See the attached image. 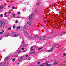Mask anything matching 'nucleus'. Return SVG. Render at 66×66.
I'll list each match as a JSON object with an SVG mask.
<instances>
[{"mask_svg": "<svg viewBox=\"0 0 66 66\" xmlns=\"http://www.w3.org/2000/svg\"><path fill=\"white\" fill-rule=\"evenodd\" d=\"M43 48H44L43 47H42L41 48H38V50H41V49H43Z\"/></svg>", "mask_w": 66, "mask_h": 66, "instance_id": "22", "label": "nucleus"}, {"mask_svg": "<svg viewBox=\"0 0 66 66\" xmlns=\"http://www.w3.org/2000/svg\"><path fill=\"white\" fill-rule=\"evenodd\" d=\"M34 52H32V53H34Z\"/></svg>", "mask_w": 66, "mask_h": 66, "instance_id": "49", "label": "nucleus"}, {"mask_svg": "<svg viewBox=\"0 0 66 66\" xmlns=\"http://www.w3.org/2000/svg\"><path fill=\"white\" fill-rule=\"evenodd\" d=\"M20 29V27H17V29L19 30Z\"/></svg>", "mask_w": 66, "mask_h": 66, "instance_id": "23", "label": "nucleus"}, {"mask_svg": "<svg viewBox=\"0 0 66 66\" xmlns=\"http://www.w3.org/2000/svg\"><path fill=\"white\" fill-rule=\"evenodd\" d=\"M18 36V34H16L14 35V37H17Z\"/></svg>", "mask_w": 66, "mask_h": 66, "instance_id": "14", "label": "nucleus"}, {"mask_svg": "<svg viewBox=\"0 0 66 66\" xmlns=\"http://www.w3.org/2000/svg\"><path fill=\"white\" fill-rule=\"evenodd\" d=\"M31 50L32 51H33V47H31Z\"/></svg>", "mask_w": 66, "mask_h": 66, "instance_id": "25", "label": "nucleus"}, {"mask_svg": "<svg viewBox=\"0 0 66 66\" xmlns=\"http://www.w3.org/2000/svg\"><path fill=\"white\" fill-rule=\"evenodd\" d=\"M34 37H37H37H39L38 36H34Z\"/></svg>", "mask_w": 66, "mask_h": 66, "instance_id": "27", "label": "nucleus"}, {"mask_svg": "<svg viewBox=\"0 0 66 66\" xmlns=\"http://www.w3.org/2000/svg\"><path fill=\"white\" fill-rule=\"evenodd\" d=\"M47 38V37L46 36L45 37H42L40 38V40H45V39H46V38Z\"/></svg>", "mask_w": 66, "mask_h": 66, "instance_id": "1", "label": "nucleus"}, {"mask_svg": "<svg viewBox=\"0 0 66 66\" xmlns=\"http://www.w3.org/2000/svg\"><path fill=\"white\" fill-rule=\"evenodd\" d=\"M14 32H12L11 33V34H12V35H13V34H14Z\"/></svg>", "mask_w": 66, "mask_h": 66, "instance_id": "28", "label": "nucleus"}, {"mask_svg": "<svg viewBox=\"0 0 66 66\" xmlns=\"http://www.w3.org/2000/svg\"><path fill=\"white\" fill-rule=\"evenodd\" d=\"M20 12H18V15H19V14H20Z\"/></svg>", "mask_w": 66, "mask_h": 66, "instance_id": "38", "label": "nucleus"}, {"mask_svg": "<svg viewBox=\"0 0 66 66\" xmlns=\"http://www.w3.org/2000/svg\"><path fill=\"white\" fill-rule=\"evenodd\" d=\"M4 64H3L2 65V66H4V65H5Z\"/></svg>", "mask_w": 66, "mask_h": 66, "instance_id": "41", "label": "nucleus"}, {"mask_svg": "<svg viewBox=\"0 0 66 66\" xmlns=\"http://www.w3.org/2000/svg\"><path fill=\"white\" fill-rule=\"evenodd\" d=\"M29 38L31 39H33V37H30Z\"/></svg>", "mask_w": 66, "mask_h": 66, "instance_id": "18", "label": "nucleus"}, {"mask_svg": "<svg viewBox=\"0 0 66 66\" xmlns=\"http://www.w3.org/2000/svg\"><path fill=\"white\" fill-rule=\"evenodd\" d=\"M0 16L1 17H3V15H2V14H1L0 15Z\"/></svg>", "mask_w": 66, "mask_h": 66, "instance_id": "35", "label": "nucleus"}, {"mask_svg": "<svg viewBox=\"0 0 66 66\" xmlns=\"http://www.w3.org/2000/svg\"><path fill=\"white\" fill-rule=\"evenodd\" d=\"M53 48H52L51 49V50H49L48 51V52H52V51H53Z\"/></svg>", "mask_w": 66, "mask_h": 66, "instance_id": "11", "label": "nucleus"}, {"mask_svg": "<svg viewBox=\"0 0 66 66\" xmlns=\"http://www.w3.org/2000/svg\"><path fill=\"white\" fill-rule=\"evenodd\" d=\"M9 59V57H7L5 58V59H4V61H6V60H7V59Z\"/></svg>", "mask_w": 66, "mask_h": 66, "instance_id": "15", "label": "nucleus"}, {"mask_svg": "<svg viewBox=\"0 0 66 66\" xmlns=\"http://www.w3.org/2000/svg\"><path fill=\"white\" fill-rule=\"evenodd\" d=\"M1 22L3 25H4L5 24V21H2Z\"/></svg>", "mask_w": 66, "mask_h": 66, "instance_id": "5", "label": "nucleus"}, {"mask_svg": "<svg viewBox=\"0 0 66 66\" xmlns=\"http://www.w3.org/2000/svg\"><path fill=\"white\" fill-rule=\"evenodd\" d=\"M24 48H23V47L22 49V50H24Z\"/></svg>", "mask_w": 66, "mask_h": 66, "instance_id": "33", "label": "nucleus"}, {"mask_svg": "<svg viewBox=\"0 0 66 66\" xmlns=\"http://www.w3.org/2000/svg\"><path fill=\"white\" fill-rule=\"evenodd\" d=\"M23 57H24L23 56H22L21 57H20V59L18 60V61L19 62V61H20V60H22V59H23L22 58Z\"/></svg>", "mask_w": 66, "mask_h": 66, "instance_id": "8", "label": "nucleus"}, {"mask_svg": "<svg viewBox=\"0 0 66 66\" xmlns=\"http://www.w3.org/2000/svg\"><path fill=\"white\" fill-rule=\"evenodd\" d=\"M6 12H5V16H7V15H6Z\"/></svg>", "mask_w": 66, "mask_h": 66, "instance_id": "29", "label": "nucleus"}, {"mask_svg": "<svg viewBox=\"0 0 66 66\" xmlns=\"http://www.w3.org/2000/svg\"><path fill=\"white\" fill-rule=\"evenodd\" d=\"M10 35V34L7 33L5 34V35L4 36V37H6V36H8V35Z\"/></svg>", "mask_w": 66, "mask_h": 66, "instance_id": "4", "label": "nucleus"}, {"mask_svg": "<svg viewBox=\"0 0 66 66\" xmlns=\"http://www.w3.org/2000/svg\"><path fill=\"white\" fill-rule=\"evenodd\" d=\"M0 21H1V20L0 19Z\"/></svg>", "mask_w": 66, "mask_h": 66, "instance_id": "52", "label": "nucleus"}, {"mask_svg": "<svg viewBox=\"0 0 66 66\" xmlns=\"http://www.w3.org/2000/svg\"><path fill=\"white\" fill-rule=\"evenodd\" d=\"M16 60V59L15 58H14L13 59H12L13 62H15V60Z\"/></svg>", "mask_w": 66, "mask_h": 66, "instance_id": "19", "label": "nucleus"}, {"mask_svg": "<svg viewBox=\"0 0 66 66\" xmlns=\"http://www.w3.org/2000/svg\"><path fill=\"white\" fill-rule=\"evenodd\" d=\"M57 62H56V61H55L54 63V64H57Z\"/></svg>", "mask_w": 66, "mask_h": 66, "instance_id": "20", "label": "nucleus"}, {"mask_svg": "<svg viewBox=\"0 0 66 66\" xmlns=\"http://www.w3.org/2000/svg\"><path fill=\"white\" fill-rule=\"evenodd\" d=\"M17 52L18 53H21V51L20 50H18L17 51Z\"/></svg>", "mask_w": 66, "mask_h": 66, "instance_id": "13", "label": "nucleus"}, {"mask_svg": "<svg viewBox=\"0 0 66 66\" xmlns=\"http://www.w3.org/2000/svg\"><path fill=\"white\" fill-rule=\"evenodd\" d=\"M66 32H64V33H66Z\"/></svg>", "mask_w": 66, "mask_h": 66, "instance_id": "50", "label": "nucleus"}, {"mask_svg": "<svg viewBox=\"0 0 66 66\" xmlns=\"http://www.w3.org/2000/svg\"><path fill=\"white\" fill-rule=\"evenodd\" d=\"M19 16H17V17H16V18H19Z\"/></svg>", "mask_w": 66, "mask_h": 66, "instance_id": "46", "label": "nucleus"}, {"mask_svg": "<svg viewBox=\"0 0 66 66\" xmlns=\"http://www.w3.org/2000/svg\"><path fill=\"white\" fill-rule=\"evenodd\" d=\"M15 26H14L13 27V29H15Z\"/></svg>", "mask_w": 66, "mask_h": 66, "instance_id": "36", "label": "nucleus"}, {"mask_svg": "<svg viewBox=\"0 0 66 66\" xmlns=\"http://www.w3.org/2000/svg\"><path fill=\"white\" fill-rule=\"evenodd\" d=\"M15 22L16 23H17V22H18V21L16 20L15 21Z\"/></svg>", "mask_w": 66, "mask_h": 66, "instance_id": "39", "label": "nucleus"}, {"mask_svg": "<svg viewBox=\"0 0 66 66\" xmlns=\"http://www.w3.org/2000/svg\"><path fill=\"white\" fill-rule=\"evenodd\" d=\"M40 62H39L37 63V65H39L40 64Z\"/></svg>", "mask_w": 66, "mask_h": 66, "instance_id": "24", "label": "nucleus"}, {"mask_svg": "<svg viewBox=\"0 0 66 66\" xmlns=\"http://www.w3.org/2000/svg\"><path fill=\"white\" fill-rule=\"evenodd\" d=\"M2 64V63H0V65H1V64Z\"/></svg>", "mask_w": 66, "mask_h": 66, "instance_id": "45", "label": "nucleus"}, {"mask_svg": "<svg viewBox=\"0 0 66 66\" xmlns=\"http://www.w3.org/2000/svg\"><path fill=\"white\" fill-rule=\"evenodd\" d=\"M18 49H19H19H20V48H19H19H18Z\"/></svg>", "mask_w": 66, "mask_h": 66, "instance_id": "47", "label": "nucleus"}, {"mask_svg": "<svg viewBox=\"0 0 66 66\" xmlns=\"http://www.w3.org/2000/svg\"><path fill=\"white\" fill-rule=\"evenodd\" d=\"M27 27H29V26H30L31 25V22H27Z\"/></svg>", "mask_w": 66, "mask_h": 66, "instance_id": "3", "label": "nucleus"}, {"mask_svg": "<svg viewBox=\"0 0 66 66\" xmlns=\"http://www.w3.org/2000/svg\"><path fill=\"white\" fill-rule=\"evenodd\" d=\"M2 27V24H0V28H1Z\"/></svg>", "mask_w": 66, "mask_h": 66, "instance_id": "30", "label": "nucleus"}, {"mask_svg": "<svg viewBox=\"0 0 66 66\" xmlns=\"http://www.w3.org/2000/svg\"><path fill=\"white\" fill-rule=\"evenodd\" d=\"M12 9H15V7H12Z\"/></svg>", "mask_w": 66, "mask_h": 66, "instance_id": "40", "label": "nucleus"}, {"mask_svg": "<svg viewBox=\"0 0 66 66\" xmlns=\"http://www.w3.org/2000/svg\"><path fill=\"white\" fill-rule=\"evenodd\" d=\"M28 46V45H23V47H26V46Z\"/></svg>", "mask_w": 66, "mask_h": 66, "instance_id": "31", "label": "nucleus"}, {"mask_svg": "<svg viewBox=\"0 0 66 66\" xmlns=\"http://www.w3.org/2000/svg\"><path fill=\"white\" fill-rule=\"evenodd\" d=\"M26 33L28 34V32H26Z\"/></svg>", "mask_w": 66, "mask_h": 66, "instance_id": "51", "label": "nucleus"}, {"mask_svg": "<svg viewBox=\"0 0 66 66\" xmlns=\"http://www.w3.org/2000/svg\"><path fill=\"white\" fill-rule=\"evenodd\" d=\"M4 31L3 30L1 32H0V34H3V33H4Z\"/></svg>", "mask_w": 66, "mask_h": 66, "instance_id": "10", "label": "nucleus"}, {"mask_svg": "<svg viewBox=\"0 0 66 66\" xmlns=\"http://www.w3.org/2000/svg\"><path fill=\"white\" fill-rule=\"evenodd\" d=\"M25 52V51H23V52Z\"/></svg>", "mask_w": 66, "mask_h": 66, "instance_id": "48", "label": "nucleus"}, {"mask_svg": "<svg viewBox=\"0 0 66 66\" xmlns=\"http://www.w3.org/2000/svg\"><path fill=\"white\" fill-rule=\"evenodd\" d=\"M51 64H47L46 65V66H51Z\"/></svg>", "mask_w": 66, "mask_h": 66, "instance_id": "17", "label": "nucleus"}, {"mask_svg": "<svg viewBox=\"0 0 66 66\" xmlns=\"http://www.w3.org/2000/svg\"><path fill=\"white\" fill-rule=\"evenodd\" d=\"M22 43L23 44H24V41H23L22 42Z\"/></svg>", "mask_w": 66, "mask_h": 66, "instance_id": "32", "label": "nucleus"}, {"mask_svg": "<svg viewBox=\"0 0 66 66\" xmlns=\"http://www.w3.org/2000/svg\"><path fill=\"white\" fill-rule=\"evenodd\" d=\"M33 15H30L29 17V20L30 21H31L33 20Z\"/></svg>", "mask_w": 66, "mask_h": 66, "instance_id": "2", "label": "nucleus"}, {"mask_svg": "<svg viewBox=\"0 0 66 66\" xmlns=\"http://www.w3.org/2000/svg\"><path fill=\"white\" fill-rule=\"evenodd\" d=\"M4 51V50H3Z\"/></svg>", "mask_w": 66, "mask_h": 66, "instance_id": "53", "label": "nucleus"}, {"mask_svg": "<svg viewBox=\"0 0 66 66\" xmlns=\"http://www.w3.org/2000/svg\"><path fill=\"white\" fill-rule=\"evenodd\" d=\"M13 17H14L15 16V14L13 13Z\"/></svg>", "mask_w": 66, "mask_h": 66, "instance_id": "21", "label": "nucleus"}, {"mask_svg": "<svg viewBox=\"0 0 66 66\" xmlns=\"http://www.w3.org/2000/svg\"><path fill=\"white\" fill-rule=\"evenodd\" d=\"M27 56H28V55H27L26 56V57H27Z\"/></svg>", "mask_w": 66, "mask_h": 66, "instance_id": "44", "label": "nucleus"}, {"mask_svg": "<svg viewBox=\"0 0 66 66\" xmlns=\"http://www.w3.org/2000/svg\"><path fill=\"white\" fill-rule=\"evenodd\" d=\"M31 59V57H29V58H28V60H30Z\"/></svg>", "mask_w": 66, "mask_h": 66, "instance_id": "37", "label": "nucleus"}, {"mask_svg": "<svg viewBox=\"0 0 66 66\" xmlns=\"http://www.w3.org/2000/svg\"><path fill=\"white\" fill-rule=\"evenodd\" d=\"M56 46H57V45L56 44H55L52 47V48L53 49H54V48L55 47H56Z\"/></svg>", "mask_w": 66, "mask_h": 66, "instance_id": "7", "label": "nucleus"}, {"mask_svg": "<svg viewBox=\"0 0 66 66\" xmlns=\"http://www.w3.org/2000/svg\"><path fill=\"white\" fill-rule=\"evenodd\" d=\"M26 26H24V27L23 28V30L24 31L25 30H26Z\"/></svg>", "mask_w": 66, "mask_h": 66, "instance_id": "12", "label": "nucleus"}, {"mask_svg": "<svg viewBox=\"0 0 66 66\" xmlns=\"http://www.w3.org/2000/svg\"><path fill=\"white\" fill-rule=\"evenodd\" d=\"M8 7H10V5L8 6Z\"/></svg>", "mask_w": 66, "mask_h": 66, "instance_id": "42", "label": "nucleus"}, {"mask_svg": "<svg viewBox=\"0 0 66 66\" xmlns=\"http://www.w3.org/2000/svg\"><path fill=\"white\" fill-rule=\"evenodd\" d=\"M63 54V55H64V56H65V55H66V53Z\"/></svg>", "mask_w": 66, "mask_h": 66, "instance_id": "34", "label": "nucleus"}, {"mask_svg": "<svg viewBox=\"0 0 66 66\" xmlns=\"http://www.w3.org/2000/svg\"><path fill=\"white\" fill-rule=\"evenodd\" d=\"M1 39H2V37H1L0 38V40Z\"/></svg>", "mask_w": 66, "mask_h": 66, "instance_id": "43", "label": "nucleus"}, {"mask_svg": "<svg viewBox=\"0 0 66 66\" xmlns=\"http://www.w3.org/2000/svg\"><path fill=\"white\" fill-rule=\"evenodd\" d=\"M11 27H10V28H8V30H11Z\"/></svg>", "mask_w": 66, "mask_h": 66, "instance_id": "26", "label": "nucleus"}, {"mask_svg": "<svg viewBox=\"0 0 66 66\" xmlns=\"http://www.w3.org/2000/svg\"><path fill=\"white\" fill-rule=\"evenodd\" d=\"M3 7V6H0V9H2Z\"/></svg>", "mask_w": 66, "mask_h": 66, "instance_id": "16", "label": "nucleus"}, {"mask_svg": "<svg viewBox=\"0 0 66 66\" xmlns=\"http://www.w3.org/2000/svg\"><path fill=\"white\" fill-rule=\"evenodd\" d=\"M41 3H40L39 2H38L37 3V4H36V6H39V5H40V4Z\"/></svg>", "mask_w": 66, "mask_h": 66, "instance_id": "6", "label": "nucleus"}, {"mask_svg": "<svg viewBox=\"0 0 66 66\" xmlns=\"http://www.w3.org/2000/svg\"><path fill=\"white\" fill-rule=\"evenodd\" d=\"M48 61H46L45 62L44 64V65H46L47 64H48Z\"/></svg>", "mask_w": 66, "mask_h": 66, "instance_id": "9", "label": "nucleus"}]
</instances>
